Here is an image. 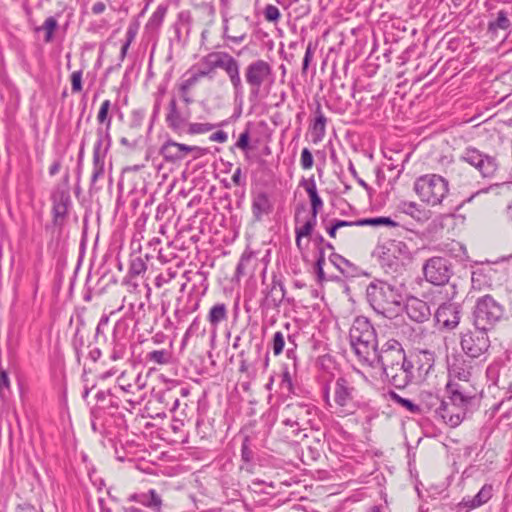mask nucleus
Masks as SVG:
<instances>
[{"instance_id":"obj_1","label":"nucleus","mask_w":512,"mask_h":512,"mask_svg":"<svg viewBox=\"0 0 512 512\" xmlns=\"http://www.w3.org/2000/svg\"><path fill=\"white\" fill-rule=\"evenodd\" d=\"M323 398L326 405L338 416L353 414L359 407V390L351 377L340 376L332 386L323 388Z\"/></svg>"},{"instance_id":"obj_2","label":"nucleus","mask_w":512,"mask_h":512,"mask_svg":"<svg viewBox=\"0 0 512 512\" xmlns=\"http://www.w3.org/2000/svg\"><path fill=\"white\" fill-rule=\"evenodd\" d=\"M199 65L213 78L217 69H222L233 88L234 102L239 108L244 102V85L240 74V62L228 52L213 51L203 56Z\"/></svg>"},{"instance_id":"obj_3","label":"nucleus","mask_w":512,"mask_h":512,"mask_svg":"<svg viewBox=\"0 0 512 512\" xmlns=\"http://www.w3.org/2000/svg\"><path fill=\"white\" fill-rule=\"evenodd\" d=\"M318 409L309 402L294 401L286 404L281 410V424L285 427L287 438L304 439L308 428H313Z\"/></svg>"},{"instance_id":"obj_4","label":"nucleus","mask_w":512,"mask_h":512,"mask_svg":"<svg viewBox=\"0 0 512 512\" xmlns=\"http://www.w3.org/2000/svg\"><path fill=\"white\" fill-rule=\"evenodd\" d=\"M349 339L359 360L370 366H375L377 336L374 327L366 317L355 318L349 331Z\"/></svg>"},{"instance_id":"obj_5","label":"nucleus","mask_w":512,"mask_h":512,"mask_svg":"<svg viewBox=\"0 0 512 512\" xmlns=\"http://www.w3.org/2000/svg\"><path fill=\"white\" fill-rule=\"evenodd\" d=\"M366 297L373 310L386 318L392 319L402 310V295L386 282L370 283Z\"/></svg>"},{"instance_id":"obj_6","label":"nucleus","mask_w":512,"mask_h":512,"mask_svg":"<svg viewBox=\"0 0 512 512\" xmlns=\"http://www.w3.org/2000/svg\"><path fill=\"white\" fill-rule=\"evenodd\" d=\"M244 79L249 87V102L255 104L259 101L263 90H269L275 82L272 65L264 59H257L244 69Z\"/></svg>"},{"instance_id":"obj_7","label":"nucleus","mask_w":512,"mask_h":512,"mask_svg":"<svg viewBox=\"0 0 512 512\" xmlns=\"http://www.w3.org/2000/svg\"><path fill=\"white\" fill-rule=\"evenodd\" d=\"M381 267L388 273H396L400 271L406 264V262L412 259V254L403 241L388 240L383 243H379L373 252Z\"/></svg>"},{"instance_id":"obj_8","label":"nucleus","mask_w":512,"mask_h":512,"mask_svg":"<svg viewBox=\"0 0 512 512\" xmlns=\"http://www.w3.org/2000/svg\"><path fill=\"white\" fill-rule=\"evenodd\" d=\"M504 307L492 296L479 298L473 310V325L483 331L492 330L504 317Z\"/></svg>"},{"instance_id":"obj_9","label":"nucleus","mask_w":512,"mask_h":512,"mask_svg":"<svg viewBox=\"0 0 512 512\" xmlns=\"http://www.w3.org/2000/svg\"><path fill=\"white\" fill-rule=\"evenodd\" d=\"M414 190L423 202L439 205L449 192L448 181L437 174H427L416 179Z\"/></svg>"},{"instance_id":"obj_10","label":"nucleus","mask_w":512,"mask_h":512,"mask_svg":"<svg viewBox=\"0 0 512 512\" xmlns=\"http://www.w3.org/2000/svg\"><path fill=\"white\" fill-rule=\"evenodd\" d=\"M459 160L477 170L482 178L492 179L499 170L497 157L484 153L476 147H466L460 154Z\"/></svg>"},{"instance_id":"obj_11","label":"nucleus","mask_w":512,"mask_h":512,"mask_svg":"<svg viewBox=\"0 0 512 512\" xmlns=\"http://www.w3.org/2000/svg\"><path fill=\"white\" fill-rule=\"evenodd\" d=\"M265 275L266 268L262 272V285L265 287L262 290L264 298L261 307L264 309H278L284 301L292 304L294 299L286 296V289L281 277L274 273L271 283H266Z\"/></svg>"},{"instance_id":"obj_12","label":"nucleus","mask_w":512,"mask_h":512,"mask_svg":"<svg viewBox=\"0 0 512 512\" xmlns=\"http://www.w3.org/2000/svg\"><path fill=\"white\" fill-rule=\"evenodd\" d=\"M425 280L435 286L446 284L453 274L451 262L444 257H432L423 265Z\"/></svg>"},{"instance_id":"obj_13","label":"nucleus","mask_w":512,"mask_h":512,"mask_svg":"<svg viewBox=\"0 0 512 512\" xmlns=\"http://www.w3.org/2000/svg\"><path fill=\"white\" fill-rule=\"evenodd\" d=\"M489 331L475 328L474 331H467L461 337V348L470 358H479L485 354L490 347Z\"/></svg>"},{"instance_id":"obj_14","label":"nucleus","mask_w":512,"mask_h":512,"mask_svg":"<svg viewBox=\"0 0 512 512\" xmlns=\"http://www.w3.org/2000/svg\"><path fill=\"white\" fill-rule=\"evenodd\" d=\"M407 360L402 345L395 339L388 340L381 349H376L375 363L380 364L384 371L393 369L403 361Z\"/></svg>"},{"instance_id":"obj_15","label":"nucleus","mask_w":512,"mask_h":512,"mask_svg":"<svg viewBox=\"0 0 512 512\" xmlns=\"http://www.w3.org/2000/svg\"><path fill=\"white\" fill-rule=\"evenodd\" d=\"M389 382L396 388L402 389L408 386L414 379V365L407 359L403 363L393 366L383 372Z\"/></svg>"},{"instance_id":"obj_16","label":"nucleus","mask_w":512,"mask_h":512,"mask_svg":"<svg viewBox=\"0 0 512 512\" xmlns=\"http://www.w3.org/2000/svg\"><path fill=\"white\" fill-rule=\"evenodd\" d=\"M461 306L454 302H445L435 311L434 318L443 328L452 330L460 322Z\"/></svg>"},{"instance_id":"obj_17","label":"nucleus","mask_w":512,"mask_h":512,"mask_svg":"<svg viewBox=\"0 0 512 512\" xmlns=\"http://www.w3.org/2000/svg\"><path fill=\"white\" fill-rule=\"evenodd\" d=\"M432 400H435L438 407V417L443 420V422L449 425L452 428H455L461 424L466 416L465 408H459L453 403H450L444 399H440L439 397H431Z\"/></svg>"},{"instance_id":"obj_18","label":"nucleus","mask_w":512,"mask_h":512,"mask_svg":"<svg viewBox=\"0 0 512 512\" xmlns=\"http://www.w3.org/2000/svg\"><path fill=\"white\" fill-rule=\"evenodd\" d=\"M405 310L408 317L417 323L428 321L432 314L428 303L416 297L408 299Z\"/></svg>"},{"instance_id":"obj_19","label":"nucleus","mask_w":512,"mask_h":512,"mask_svg":"<svg viewBox=\"0 0 512 512\" xmlns=\"http://www.w3.org/2000/svg\"><path fill=\"white\" fill-rule=\"evenodd\" d=\"M52 213L53 222L57 226H61L68 214V207L71 204V198L68 192L58 191L52 196Z\"/></svg>"},{"instance_id":"obj_20","label":"nucleus","mask_w":512,"mask_h":512,"mask_svg":"<svg viewBox=\"0 0 512 512\" xmlns=\"http://www.w3.org/2000/svg\"><path fill=\"white\" fill-rule=\"evenodd\" d=\"M252 214L255 221H261L264 215L273 211V202L267 192L259 191L252 194Z\"/></svg>"},{"instance_id":"obj_21","label":"nucleus","mask_w":512,"mask_h":512,"mask_svg":"<svg viewBox=\"0 0 512 512\" xmlns=\"http://www.w3.org/2000/svg\"><path fill=\"white\" fill-rule=\"evenodd\" d=\"M128 501L137 502L153 512H161L163 501L160 494L155 489L147 492L134 493L128 497Z\"/></svg>"},{"instance_id":"obj_22","label":"nucleus","mask_w":512,"mask_h":512,"mask_svg":"<svg viewBox=\"0 0 512 512\" xmlns=\"http://www.w3.org/2000/svg\"><path fill=\"white\" fill-rule=\"evenodd\" d=\"M449 375L461 381L468 382L472 374L471 362L464 359L463 356H453L452 360L448 361Z\"/></svg>"},{"instance_id":"obj_23","label":"nucleus","mask_w":512,"mask_h":512,"mask_svg":"<svg viewBox=\"0 0 512 512\" xmlns=\"http://www.w3.org/2000/svg\"><path fill=\"white\" fill-rule=\"evenodd\" d=\"M187 122L188 116L179 111L176 99L173 97L169 102L168 113L166 115V123L168 127L178 134H183Z\"/></svg>"},{"instance_id":"obj_24","label":"nucleus","mask_w":512,"mask_h":512,"mask_svg":"<svg viewBox=\"0 0 512 512\" xmlns=\"http://www.w3.org/2000/svg\"><path fill=\"white\" fill-rule=\"evenodd\" d=\"M447 391L449 396L446 401L453 403V405L459 408H465L467 412L468 405L471 403L473 397L465 392L462 385L449 381L447 384Z\"/></svg>"},{"instance_id":"obj_25","label":"nucleus","mask_w":512,"mask_h":512,"mask_svg":"<svg viewBox=\"0 0 512 512\" xmlns=\"http://www.w3.org/2000/svg\"><path fill=\"white\" fill-rule=\"evenodd\" d=\"M160 154L167 162L174 163L188 155L187 145L168 140L160 148Z\"/></svg>"},{"instance_id":"obj_26","label":"nucleus","mask_w":512,"mask_h":512,"mask_svg":"<svg viewBox=\"0 0 512 512\" xmlns=\"http://www.w3.org/2000/svg\"><path fill=\"white\" fill-rule=\"evenodd\" d=\"M327 118L322 111L320 103H317L314 111V119L310 125V131L313 143H319L323 140L326 134Z\"/></svg>"},{"instance_id":"obj_27","label":"nucleus","mask_w":512,"mask_h":512,"mask_svg":"<svg viewBox=\"0 0 512 512\" xmlns=\"http://www.w3.org/2000/svg\"><path fill=\"white\" fill-rule=\"evenodd\" d=\"M96 136L97 140L93 148V158H106L112 143L110 131L103 130V127H98Z\"/></svg>"},{"instance_id":"obj_28","label":"nucleus","mask_w":512,"mask_h":512,"mask_svg":"<svg viewBox=\"0 0 512 512\" xmlns=\"http://www.w3.org/2000/svg\"><path fill=\"white\" fill-rule=\"evenodd\" d=\"M301 186H303L310 198L311 202V215L317 217L318 213L323 209V200L318 194L317 186L314 178H310L309 180L303 179L301 181Z\"/></svg>"},{"instance_id":"obj_29","label":"nucleus","mask_w":512,"mask_h":512,"mask_svg":"<svg viewBox=\"0 0 512 512\" xmlns=\"http://www.w3.org/2000/svg\"><path fill=\"white\" fill-rule=\"evenodd\" d=\"M492 492V485L485 484L474 497H464L462 504L469 509L480 507L491 499Z\"/></svg>"},{"instance_id":"obj_30","label":"nucleus","mask_w":512,"mask_h":512,"mask_svg":"<svg viewBox=\"0 0 512 512\" xmlns=\"http://www.w3.org/2000/svg\"><path fill=\"white\" fill-rule=\"evenodd\" d=\"M167 10L168 6L166 4H160L149 18L145 29L150 33H157L164 21Z\"/></svg>"},{"instance_id":"obj_31","label":"nucleus","mask_w":512,"mask_h":512,"mask_svg":"<svg viewBox=\"0 0 512 512\" xmlns=\"http://www.w3.org/2000/svg\"><path fill=\"white\" fill-rule=\"evenodd\" d=\"M511 26L512 24L507 16V12L500 10L497 13L496 19L489 22L487 31L492 35H496L499 30H510Z\"/></svg>"},{"instance_id":"obj_32","label":"nucleus","mask_w":512,"mask_h":512,"mask_svg":"<svg viewBox=\"0 0 512 512\" xmlns=\"http://www.w3.org/2000/svg\"><path fill=\"white\" fill-rule=\"evenodd\" d=\"M227 319V307L224 303L213 305L208 313V321L214 329L219 323Z\"/></svg>"},{"instance_id":"obj_33","label":"nucleus","mask_w":512,"mask_h":512,"mask_svg":"<svg viewBox=\"0 0 512 512\" xmlns=\"http://www.w3.org/2000/svg\"><path fill=\"white\" fill-rule=\"evenodd\" d=\"M299 211L300 208H297L296 214H295V234L301 236V237H309L312 235V232L314 230V227L317 222V217L310 216L308 220L305 221V223L302 226H298L299 223Z\"/></svg>"},{"instance_id":"obj_34","label":"nucleus","mask_w":512,"mask_h":512,"mask_svg":"<svg viewBox=\"0 0 512 512\" xmlns=\"http://www.w3.org/2000/svg\"><path fill=\"white\" fill-rule=\"evenodd\" d=\"M358 226H373V227H379V226H388V227H397L399 224L395 222L390 217L385 216H379V217H373V218H365L360 219L356 221Z\"/></svg>"},{"instance_id":"obj_35","label":"nucleus","mask_w":512,"mask_h":512,"mask_svg":"<svg viewBox=\"0 0 512 512\" xmlns=\"http://www.w3.org/2000/svg\"><path fill=\"white\" fill-rule=\"evenodd\" d=\"M172 355L168 350H153L146 354V360L148 362L158 364V365H166L171 362Z\"/></svg>"},{"instance_id":"obj_36","label":"nucleus","mask_w":512,"mask_h":512,"mask_svg":"<svg viewBox=\"0 0 512 512\" xmlns=\"http://www.w3.org/2000/svg\"><path fill=\"white\" fill-rule=\"evenodd\" d=\"M389 396L393 402L401 405L412 414H420L422 412V408L419 405L415 404L407 398L401 397L394 391L389 392Z\"/></svg>"},{"instance_id":"obj_37","label":"nucleus","mask_w":512,"mask_h":512,"mask_svg":"<svg viewBox=\"0 0 512 512\" xmlns=\"http://www.w3.org/2000/svg\"><path fill=\"white\" fill-rule=\"evenodd\" d=\"M111 107V101L110 100H104L100 106V109L97 114V121L100 124H105V127L103 130L110 131L111 124H112V118L108 115L109 109Z\"/></svg>"},{"instance_id":"obj_38","label":"nucleus","mask_w":512,"mask_h":512,"mask_svg":"<svg viewBox=\"0 0 512 512\" xmlns=\"http://www.w3.org/2000/svg\"><path fill=\"white\" fill-rule=\"evenodd\" d=\"M159 400L161 402H165L166 404H168L169 401H171V407H170L171 412L176 411V409L180 405V400H179V397L177 395V391L175 390V388H167L166 390L162 391L159 394Z\"/></svg>"},{"instance_id":"obj_39","label":"nucleus","mask_w":512,"mask_h":512,"mask_svg":"<svg viewBox=\"0 0 512 512\" xmlns=\"http://www.w3.org/2000/svg\"><path fill=\"white\" fill-rule=\"evenodd\" d=\"M58 27V22L54 17H48L41 27H37L36 31L44 30L45 38L44 41L46 43H50L53 40L54 31Z\"/></svg>"},{"instance_id":"obj_40","label":"nucleus","mask_w":512,"mask_h":512,"mask_svg":"<svg viewBox=\"0 0 512 512\" xmlns=\"http://www.w3.org/2000/svg\"><path fill=\"white\" fill-rule=\"evenodd\" d=\"M217 125L210 123H188L183 133L189 135L204 134L213 130Z\"/></svg>"},{"instance_id":"obj_41","label":"nucleus","mask_w":512,"mask_h":512,"mask_svg":"<svg viewBox=\"0 0 512 512\" xmlns=\"http://www.w3.org/2000/svg\"><path fill=\"white\" fill-rule=\"evenodd\" d=\"M105 172V158H93V171L91 175V186H94L97 181L104 176Z\"/></svg>"},{"instance_id":"obj_42","label":"nucleus","mask_w":512,"mask_h":512,"mask_svg":"<svg viewBox=\"0 0 512 512\" xmlns=\"http://www.w3.org/2000/svg\"><path fill=\"white\" fill-rule=\"evenodd\" d=\"M271 344L275 356H278L283 352L285 347V337L281 331L274 333Z\"/></svg>"},{"instance_id":"obj_43","label":"nucleus","mask_w":512,"mask_h":512,"mask_svg":"<svg viewBox=\"0 0 512 512\" xmlns=\"http://www.w3.org/2000/svg\"><path fill=\"white\" fill-rule=\"evenodd\" d=\"M246 36H247V34L245 32H243V33L233 32V34H230L227 20H225V24L223 26V38H225L235 44H239L246 39Z\"/></svg>"},{"instance_id":"obj_44","label":"nucleus","mask_w":512,"mask_h":512,"mask_svg":"<svg viewBox=\"0 0 512 512\" xmlns=\"http://www.w3.org/2000/svg\"><path fill=\"white\" fill-rule=\"evenodd\" d=\"M189 82H190V78H187V79L183 80L179 85L180 97L183 100V102L187 105H189L193 102V99L190 97L189 93H190V89L194 85H188L187 83H189Z\"/></svg>"},{"instance_id":"obj_45","label":"nucleus","mask_w":512,"mask_h":512,"mask_svg":"<svg viewBox=\"0 0 512 512\" xmlns=\"http://www.w3.org/2000/svg\"><path fill=\"white\" fill-rule=\"evenodd\" d=\"M147 269L146 263L141 258H136L132 260L130 265V275L139 276L144 273Z\"/></svg>"},{"instance_id":"obj_46","label":"nucleus","mask_w":512,"mask_h":512,"mask_svg":"<svg viewBox=\"0 0 512 512\" xmlns=\"http://www.w3.org/2000/svg\"><path fill=\"white\" fill-rule=\"evenodd\" d=\"M252 255H253L252 252H244L241 255V258L236 267V276L237 277L244 276L246 274L245 267L250 262Z\"/></svg>"},{"instance_id":"obj_47","label":"nucleus","mask_w":512,"mask_h":512,"mask_svg":"<svg viewBox=\"0 0 512 512\" xmlns=\"http://www.w3.org/2000/svg\"><path fill=\"white\" fill-rule=\"evenodd\" d=\"M264 17L269 22H276L280 18V11L278 7L272 4H268L264 9Z\"/></svg>"},{"instance_id":"obj_48","label":"nucleus","mask_w":512,"mask_h":512,"mask_svg":"<svg viewBox=\"0 0 512 512\" xmlns=\"http://www.w3.org/2000/svg\"><path fill=\"white\" fill-rule=\"evenodd\" d=\"M82 75V70L74 71L71 74V89L73 93H77L82 90Z\"/></svg>"},{"instance_id":"obj_49","label":"nucleus","mask_w":512,"mask_h":512,"mask_svg":"<svg viewBox=\"0 0 512 512\" xmlns=\"http://www.w3.org/2000/svg\"><path fill=\"white\" fill-rule=\"evenodd\" d=\"M313 156L308 148H304L301 152L300 163L303 169L307 170L313 166Z\"/></svg>"},{"instance_id":"obj_50","label":"nucleus","mask_w":512,"mask_h":512,"mask_svg":"<svg viewBox=\"0 0 512 512\" xmlns=\"http://www.w3.org/2000/svg\"><path fill=\"white\" fill-rule=\"evenodd\" d=\"M241 458L244 462L248 463L253 459V452L249 446V439L245 438L241 446Z\"/></svg>"},{"instance_id":"obj_51","label":"nucleus","mask_w":512,"mask_h":512,"mask_svg":"<svg viewBox=\"0 0 512 512\" xmlns=\"http://www.w3.org/2000/svg\"><path fill=\"white\" fill-rule=\"evenodd\" d=\"M249 139H250V132H249V129L247 128L240 134L239 139L236 142V146L243 151L248 150L249 149Z\"/></svg>"},{"instance_id":"obj_52","label":"nucleus","mask_w":512,"mask_h":512,"mask_svg":"<svg viewBox=\"0 0 512 512\" xmlns=\"http://www.w3.org/2000/svg\"><path fill=\"white\" fill-rule=\"evenodd\" d=\"M313 55H314V50L312 48V43H309L306 47L305 55L303 58V64H302V73L303 74L307 73L310 62L313 59Z\"/></svg>"},{"instance_id":"obj_53","label":"nucleus","mask_w":512,"mask_h":512,"mask_svg":"<svg viewBox=\"0 0 512 512\" xmlns=\"http://www.w3.org/2000/svg\"><path fill=\"white\" fill-rule=\"evenodd\" d=\"M281 388L289 393L293 391L292 377L288 369H285L282 373Z\"/></svg>"},{"instance_id":"obj_54","label":"nucleus","mask_w":512,"mask_h":512,"mask_svg":"<svg viewBox=\"0 0 512 512\" xmlns=\"http://www.w3.org/2000/svg\"><path fill=\"white\" fill-rule=\"evenodd\" d=\"M140 142V137H126L123 136L120 139V144L127 147L130 150H134Z\"/></svg>"},{"instance_id":"obj_55","label":"nucleus","mask_w":512,"mask_h":512,"mask_svg":"<svg viewBox=\"0 0 512 512\" xmlns=\"http://www.w3.org/2000/svg\"><path fill=\"white\" fill-rule=\"evenodd\" d=\"M205 77H209L210 78V75L208 74V72L205 69H203L199 65V69L189 77L190 78V82L187 83V84L188 85H195L201 78H205Z\"/></svg>"},{"instance_id":"obj_56","label":"nucleus","mask_w":512,"mask_h":512,"mask_svg":"<svg viewBox=\"0 0 512 512\" xmlns=\"http://www.w3.org/2000/svg\"><path fill=\"white\" fill-rule=\"evenodd\" d=\"M288 344L289 347L286 351V355L289 359L293 360L294 363L296 362V347L297 344L295 343V339L292 336H288Z\"/></svg>"},{"instance_id":"obj_57","label":"nucleus","mask_w":512,"mask_h":512,"mask_svg":"<svg viewBox=\"0 0 512 512\" xmlns=\"http://www.w3.org/2000/svg\"><path fill=\"white\" fill-rule=\"evenodd\" d=\"M138 28H139V24L136 22L129 25V27L127 28V32H126V41L125 42H129L131 44L134 41V39L137 35V32H138Z\"/></svg>"},{"instance_id":"obj_58","label":"nucleus","mask_w":512,"mask_h":512,"mask_svg":"<svg viewBox=\"0 0 512 512\" xmlns=\"http://www.w3.org/2000/svg\"><path fill=\"white\" fill-rule=\"evenodd\" d=\"M188 154L193 153V159L200 158L208 153L207 148L187 145Z\"/></svg>"},{"instance_id":"obj_59","label":"nucleus","mask_w":512,"mask_h":512,"mask_svg":"<svg viewBox=\"0 0 512 512\" xmlns=\"http://www.w3.org/2000/svg\"><path fill=\"white\" fill-rule=\"evenodd\" d=\"M210 141H214V142H219V143H224L227 141L228 139V135L226 132L222 131V130H219L213 134L210 135L209 137Z\"/></svg>"},{"instance_id":"obj_60","label":"nucleus","mask_w":512,"mask_h":512,"mask_svg":"<svg viewBox=\"0 0 512 512\" xmlns=\"http://www.w3.org/2000/svg\"><path fill=\"white\" fill-rule=\"evenodd\" d=\"M232 181L236 186H241L245 184V181L242 178V169L241 167L236 168L232 175Z\"/></svg>"},{"instance_id":"obj_61","label":"nucleus","mask_w":512,"mask_h":512,"mask_svg":"<svg viewBox=\"0 0 512 512\" xmlns=\"http://www.w3.org/2000/svg\"><path fill=\"white\" fill-rule=\"evenodd\" d=\"M403 211L406 214L413 216L414 211H418L417 204L414 202H408V203L405 202V203H403Z\"/></svg>"},{"instance_id":"obj_62","label":"nucleus","mask_w":512,"mask_h":512,"mask_svg":"<svg viewBox=\"0 0 512 512\" xmlns=\"http://www.w3.org/2000/svg\"><path fill=\"white\" fill-rule=\"evenodd\" d=\"M0 386L5 387L7 389L10 387L9 377L5 370L0 371Z\"/></svg>"},{"instance_id":"obj_63","label":"nucleus","mask_w":512,"mask_h":512,"mask_svg":"<svg viewBox=\"0 0 512 512\" xmlns=\"http://www.w3.org/2000/svg\"><path fill=\"white\" fill-rule=\"evenodd\" d=\"M105 9L106 5L101 1L94 3L92 6V12L96 15L103 13Z\"/></svg>"},{"instance_id":"obj_64","label":"nucleus","mask_w":512,"mask_h":512,"mask_svg":"<svg viewBox=\"0 0 512 512\" xmlns=\"http://www.w3.org/2000/svg\"><path fill=\"white\" fill-rule=\"evenodd\" d=\"M16 512H37L36 509L30 504L18 505Z\"/></svg>"}]
</instances>
